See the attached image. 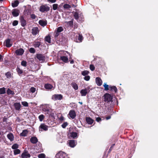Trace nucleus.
Here are the masks:
<instances>
[{
  "label": "nucleus",
  "mask_w": 158,
  "mask_h": 158,
  "mask_svg": "<svg viewBox=\"0 0 158 158\" xmlns=\"http://www.w3.org/2000/svg\"><path fill=\"white\" fill-rule=\"evenodd\" d=\"M39 119L40 122H42L44 118V116L43 114H41L39 116Z\"/></svg>",
  "instance_id": "nucleus-38"
},
{
  "label": "nucleus",
  "mask_w": 158,
  "mask_h": 158,
  "mask_svg": "<svg viewBox=\"0 0 158 158\" xmlns=\"http://www.w3.org/2000/svg\"><path fill=\"white\" fill-rule=\"evenodd\" d=\"M18 147L19 145L18 144H15L12 146V148L14 149H16L18 148Z\"/></svg>",
  "instance_id": "nucleus-41"
},
{
  "label": "nucleus",
  "mask_w": 158,
  "mask_h": 158,
  "mask_svg": "<svg viewBox=\"0 0 158 158\" xmlns=\"http://www.w3.org/2000/svg\"><path fill=\"white\" fill-rule=\"evenodd\" d=\"M45 41L48 43H51V37L50 36L48 35L46 36L45 38Z\"/></svg>",
  "instance_id": "nucleus-34"
},
{
  "label": "nucleus",
  "mask_w": 158,
  "mask_h": 158,
  "mask_svg": "<svg viewBox=\"0 0 158 158\" xmlns=\"http://www.w3.org/2000/svg\"><path fill=\"white\" fill-rule=\"evenodd\" d=\"M18 23V22L17 20H14L12 23V25L13 26H17Z\"/></svg>",
  "instance_id": "nucleus-49"
},
{
  "label": "nucleus",
  "mask_w": 158,
  "mask_h": 158,
  "mask_svg": "<svg viewBox=\"0 0 158 158\" xmlns=\"http://www.w3.org/2000/svg\"><path fill=\"white\" fill-rule=\"evenodd\" d=\"M59 33L58 32L56 31L54 33V37L55 39L58 36V35H59Z\"/></svg>",
  "instance_id": "nucleus-51"
},
{
  "label": "nucleus",
  "mask_w": 158,
  "mask_h": 158,
  "mask_svg": "<svg viewBox=\"0 0 158 158\" xmlns=\"http://www.w3.org/2000/svg\"><path fill=\"white\" fill-rule=\"evenodd\" d=\"M31 33L33 35H36L39 32V29L37 27H34L32 29Z\"/></svg>",
  "instance_id": "nucleus-12"
},
{
  "label": "nucleus",
  "mask_w": 158,
  "mask_h": 158,
  "mask_svg": "<svg viewBox=\"0 0 158 158\" xmlns=\"http://www.w3.org/2000/svg\"><path fill=\"white\" fill-rule=\"evenodd\" d=\"M104 101L108 102L112 100V96L109 94H106L104 95Z\"/></svg>",
  "instance_id": "nucleus-4"
},
{
  "label": "nucleus",
  "mask_w": 158,
  "mask_h": 158,
  "mask_svg": "<svg viewBox=\"0 0 158 158\" xmlns=\"http://www.w3.org/2000/svg\"><path fill=\"white\" fill-rule=\"evenodd\" d=\"M14 105L16 110H19L20 109L21 106L19 103H15Z\"/></svg>",
  "instance_id": "nucleus-21"
},
{
  "label": "nucleus",
  "mask_w": 158,
  "mask_h": 158,
  "mask_svg": "<svg viewBox=\"0 0 158 158\" xmlns=\"http://www.w3.org/2000/svg\"><path fill=\"white\" fill-rule=\"evenodd\" d=\"M80 93L81 96H85L87 93V90L86 89L81 90Z\"/></svg>",
  "instance_id": "nucleus-20"
},
{
  "label": "nucleus",
  "mask_w": 158,
  "mask_h": 158,
  "mask_svg": "<svg viewBox=\"0 0 158 158\" xmlns=\"http://www.w3.org/2000/svg\"><path fill=\"white\" fill-rule=\"evenodd\" d=\"M48 126L46 125L44 123H42L40 125L39 127V131H47L48 130Z\"/></svg>",
  "instance_id": "nucleus-5"
},
{
  "label": "nucleus",
  "mask_w": 158,
  "mask_h": 158,
  "mask_svg": "<svg viewBox=\"0 0 158 158\" xmlns=\"http://www.w3.org/2000/svg\"><path fill=\"white\" fill-rule=\"evenodd\" d=\"M114 145H115V144H113L111 145V147L110 148V150H111L112 149V148L114 146Z\"/></svg>",
  "instance_id": "nucleus-61"
},
{
  "label": "nucleus",
  "mask_w": 158,
  "mask_h": 158,
  "mask_svg": "<svg viewBox=\"0 0 158 158\" xmlns=\"http://www.w3.org/2000/svg\"><path fill=\"white\" fill-rule=\"evenodd\" d=\"M31 156V155L27 152L25 151L22 154L21 157L22 158H28Z\"/></svg>",
  "instance_id": "nucleus-10"
},
{
  "label": "nucleus",
  "mask_w": 158,
  "mask_h": 158,
  "mask_svg": "<svg viewBox=\"0 0 158 158\" xmlns=\"http://www.w3.org/2000/svg\"><path fill=\"white\" fill-rule=\"evenodd\" d=\"M64 7L65 9H69L71 8V6L68 4H65L64 5Z\"/></svg>",
  "instance_id": "nucleus-47"
},
{
  "label": "nucleus",
  "mask_w": 158,
  "mask_h": 158,
  "mask_svg": "<svg viewBox=\"0 0 158 158\" xmlns=\"http://www.w3.org/2000/svg\"><path fill=\"white\" fill-rule=\"evenodd\" d=\"M34 46L35 48H37L39 47L40 45V43L39 42H35L34 43Z\"/></svg>",
  "instance_id": "nucleus-39"
},
{
  "label": "nucleus",
  "mask_w": 158,
  "mask_h": 158,
  "mask_svg": "<svg viewBox=\"0 0 158 158\" xmlns=\"http://www.w3.org/2000/svg\"><path fill=\"white\" fill-rule=\"evenodd\" d=\"M20 151L19 149H16L14 151V154L15 155H16L19 154L20 153Z\"/></svg>",
  "instance_id": "nucleus-45"
},
{
  "label": "nucleus",
  "mask_w": 158,
  "mask_h": 158,
  "mask_svg": "<svg viewBox=\"0 0 158 158\" xmlns=\"http://www.w3.org/2000/svg\"><path fill=\"white\" fill-rule=\"evenodd\" d=\"M36 57L40 61H43L45 60V57L44 56L41 54H37Z\"/></svg>",
  "instance_id": "nucleus-15"
},
{
  "label": "nucleus",
  "mask_w": 158,
  "mask_h": 158,
  "mask_svg": "<svg viewBox=\"0 0 158 158\" xmlns=\"http://www.w3.org/2000/svg\"><path fill=\"white\" fill-rule=\"evenodd\" d=\"M63 30V28L61 27H60L57 28L56 31L58 32L59 33L62 31Z\"/></svg>",
  "instance_id": "nucleus-42"
},
{
  "label": "nucleus",
  "mask_w": 158,
  "mask_h": 158,
  "mask_svg": "<svg viewBox=\"0 0 158 158\" xmlns=\"http://www.w3.org/2000/svg\"><path fill=\"white\" fill-rule=\"evenodd\" d=\"M44 87L46 89H51L53 87V86L51 84H45Z\"/></svg>",
  "instance_id": "nucleus-26"
},
{
  "label": "nucleus",
  "mask_w": 158,
  "mask_h": 158,
  "mask_svg": "<svg viewBox=\"0 0 158 158\" xmlns=\"http://www.w3.org/2000/svg\"><path fill=\"white\" fill-rule=\"evenodd\" d=\"M35 88L33 87H32L30 88V91L32 93H34L35 91Z\"/></svg>",
  "instance_id": "nucleus-53"
},
{
  "label": "nucleus",
  "mask_w": 158,
  "mask_h": 158,
  "mask_svg": "<svg viewBox=\"0 0 158 158\" xmlns=\"http://www.w3.org/2000/svg\"><path fill=\"white\" fill-rule=\"evenodd\" d=\"M86 120L87 123L89 124H92L94 122L93 120L89 117H86Z\"/></svg>",
  "instance_id": "nucleus-19"
},
{
  "label": "nucleus",
  "mask_w": 158,
  "mask_h": 158,
  "mask_svg": "<svg viewBox=\"0 0 158 158\" xmlns=\"http://www.w3.org/2000/svg\"><path fill=\"white\" fill-rule=\"evenodd\" d=\"M69 146L71 148L75 147L77 144V142L74 140H69L68 141Z\"/></svg>",
  "instance_id": "nucleus-8"
},
{
  "label": "nucleus",
  "mask_w": 158,
  "mask_h": 158,
  "mask_svg": "<svg viewBox=\"0 0 158 158\" xmlns=\"http://www.w3.org/2000/svg\"><path fill=\"white\" fill-rule=\"evenodd\" d=\"M43 111L45 114L49 115L51 114L49 108L47 106L44 107L43 109Z\"/></svg>",
  "instance_id": "nucleus-9"
},
{
  "label": "nucleus",
  "mask_w": 158,
  "mask_h": 158,
  "mask_svg": "<svg viewBox=\"0 0 158 158\" xmlns=\"http://www.w3.org/2000/svg\"><path fill=\"white\" fill-rule=\"evenodd\" d=\"M8 138L9 139L10 141H12L14 139V136L12 134L10 133L7 135Z\"/></svg>",
  "instance_id": "nucleus-22"
},
{
  "label": "nucleus",
  "mask_w": 158,
  "mask_h": 158,
  "mask_svg": "<svg viewBox=\"0 0 158 158\" xmlns=\"http://www.w3.org/2000/svg\"><path fill=\"white\" fill-rule=\"evenodd\" d=\"M65 55L62 56L60 57L61 60L65 63H67L69 62L68 58H71V56L70 53L65 52Z\"/></svg>",
  "instance_id": "nucleus-1"
},
{
  "label": "nucleus",
  "mask_w": 158,
  "mask_h": 158,
  "mask_svg": "<svg viewBox=\"0 0 158 158\" xmlns=\"http://www.w3.org/2000/svg\"><path fill=\"white\" fill-rule=\"evenodd\" d=\"M19 3V2L18 1H15L12 3V6L13 7H15L18 6Z\"/></svg>",
  "instance_id": "nucleus-32"
},
{
  "label": "nucleus",
  "mask_w": 158,
  "mask_h": 158,
  "mask_svg": "<svg viewBox=\"0 0 158 158\" xmlns=\"http://www.w3.org/2000/svg\"><path fill=\"white\" fill-rule=\"evenodd\" d=\"M58 5L57 4H54L52 5V8L54 10H56L58 8Z\"/></svg>",
  "instance_id": "nucleus-46"
},
{
  "label": "nucleus",
  "mask_w": 158,
  "mask_h": 158,
  "mask_svg": "<svg viewBox=\"0 0 158 158\" xmlns=\"http://www.w3.org/2000/svg\"><path fill=\"white\" fill-rule=\"evenodd\" d=\"M31 53H34L35 52V50H29Z\"/></svg>",
  "instance_id": "nucleus-59"
},
{
  "label": "nucleus",
  "mask_w": 158,
  "mask_h": 158,
  "mask_svg": "<svg viewBox=\"0 0 158 158\" xmlns=\"http://www.w3.org/2000/svg\"><path fill=\"white\" fill-rule=\"evenodd\" d=\"M6 92L5 88L4 87L0 88V94H5Z\"/></svg>",
  "instance_id": "nucleus-35"
},
{
  "label": "nucleus",
  "mask_w": 158,
  "mask_h": 158,
  "mask_svg": "<svg viewBox=\"0 0 158 158\" xmlns=\"http://www.w3.org/2000/svg\"><path fill=\"white\" fill-rule=\"evenodd\" d=\"M111 118V116H108L106 118V120H108L109 119H110Z\"/></svg>",
  "instance_id": "nucleus-62"
},
{
  "label": "nucleus",
  "mask_w": 158,
  "mask_h": 158,
  "mask_svg": "<svg viewBox=\"0 0 158 158\" xmlns=\"http://www.w3.org/2000/svg\"><path fill=\"white\" fill-rule=\"evenodd\" d=\"M74 62L73 60H72L70 61V63L71 64H73Z\"/></svg>",
  "instance_id": "nucleus-64"
},
{
  "label": "nucleus",
  "mask_w": 158,
  "mask_h": 158,
  "mask_svg": "<svg viewBox=\"0 0 158 158\" xmlns=\"http://www.w3.org/2000/svg\"><path fill=\"white\" fill-rule=\"evenodd\" d=\"M13 43L10 39H7L6 40L4 43V45L7 48H10L12 45Z\"/></svg>",
  "instance_id": "nucleus-6"
},
{
  "label": "nucleus",
  "mask_w": 158,
  "mask_h": 158,
  "mask_svg": "<svg viewBox=\"0 0 158 158\" xmlns=\"http://www.w3.org/2000/svg\"><path fill=\"white\" fill-rule=\"evenodd\" d=\"M2 56L0 54V62L2 60Z\"/></svg>",
  "instance_id": "nucleus-60"
},
{
  "label": "nucleus",
  "mask_w": 158,
  "mask_h": 158,
  "mask_svg": "<svg viewBox=\"0 0 158 158\" xmlns=\"http://www.w3.org/2000/svg\"><path fill=\"white\" fill-rule=\"evenodd\" d=\"M65 23H66V25L68 27H72L73 24V21H71L69 22H66Z\"/></svg>",
  "instance_id": "nucleus-33"
},
{
  "label": "nucleus",
  "mask_w": 158,
  "mask_h": 158,
  "mask_svg": "<svg viewBox=\"0 0 158 158\" xmlns=\"http://www.w3.org/2000/svg\"><path fill=\"white\" fill-rule=\"evenodd\" d=\"M109 88L110 89V90L112 91H114L115 93L117 92V89L116 86H110Z\"/></svg>",
  "instance_id": "nucleus-29"
},
{
  "label": "nucleus",
  "mask_w": 158,
  "mask_h": 158,
  "mask_svg": "<svg viewBox=\"0 0 158 158\" xmlns=\"http://www.w3.org/2000/svg\"><path fill=\"white\" fill-rule=\"evenodd\" d=\"M77 39L76 42L77 43H80L82 41L83 38L82 35L81 34H79L78 36H76Z\"/></svg>",
  "instance_id": "nucleus-14"
},
{
  "label": "nucleus",
  "mask_w": 158,
  "mask_h": 158,
  "mask_svg": "<svg viewBox=\"0 0 158 158\" xmlns=\"http://www.w3.org/2000/svg\"><path fill=\"white\" fill-rule=\"evenodd\" d=\"M73 16L75 18V19H76L77 20L79 18V15H78V13L77 12H75L73 14Z\"/></svg>",
  "instance_id": "nucleus-36"
},
{
  "label": "nucleus",
  "mask_w": 158,
  "mask_h": 158,
  "mask_svg": "<svg viewBox=\"0 0 158 158\" xmlns=\"http://www.w3.org/2000/svg\"><path fill=\"white\" fill-rule=\"evenodd\" d=\"M24 52V50H16L15 51V53L17 55H21Z\"/></svg>",
  "instance_id": "nucleus-28"
},
{
  "label": "nucleus",
  "mask_w": 158,
  "mask_h": 158,
  "mask_svg": "<svg viewBox=\"0 0 158 158\" xmlns=\"http://www.w3.org/2000/svg\"><path fill=\"white\" fill-rule=\"evenodd\" d=\"M20 20L22 26L24 27L27 24L26 21L24 19L23 16H22L20 18Z\"/></svg>",
  "instance_id": "nucleus-11"
},
{
  "label": "nucleus",
  "mask_w": 158,
  "mask_h": 158,
  "mask_svg": "<svg viewBox=\"0 0 158 158\" xmlns=\"http://www.w3.org/2000/svg\"><path fill=\"white\" fill-rule=\"evenodd\" d=\"M90 78V77L89 76H86L85 77L84 79L85 80L88 81L89 80Z\"/></svg>",
  "instance_id": "nucleus-56"
},
{
  "label": "nucleus",
  "mask_w": 158,
  "mask_h": 158,
  "mask_svg": "<svg viewBox=\"0 0 158 158\" xmlns=\"http://www.w3.org/2000/svg\"><path fill=\"white\" fill-rule=\"evenodd\" d=\"M67 122H65L61 126L63 128H65L67 126Z\"/></svg>",
  "instance_id": "nucleus-55"
},
{
  "label": "nucleus",
  "mask_w": 158,
  "mask_h": 158,
  "mask_svg": "<svg viewBox=\"0 0 158 158\" xmlns=\"http://www.w3.org/2000/svg\"><path fill=\"white\" fill-rule=\"evenodd\" d=\"M89 72L87 70H84L82 71L81 72V74L83 76H85L88 74Z\"/></svg>",
  "instance_id": "nucleus-37"
},
{
  "label": "nucleus",
  "mask_w": 158,
  "mask_h": 158,
  "mask_svg": "<svg viewBox=\"0 0 158 158\" xmlns=\"http://www.w3.org/2000/svg\"><path fill=\"white\" fill-rule=\"evenodd\" d=\"M6 93L8 95H14L15 94V92L14 91L11 90L10 89L8 88L6 91Z\"/></svg>",
  "instance_id": "nucleus-27"
},
{
  "label": "nucleus",
  "mask_w": 158,
  "mask_h": 158,
  "mask_svg": "<svg viewBox=\"0 0 158 158\" xmlns=\"http://www.w3.org/2000/svg\"><path fill=\"white\" fill-rule=\"evenodd\" d=\"M63 98V96L60 94H55L52 97V99L53 101L60 100Z\"/></svg>",
  "instance_id": "nucleus-3"
},
{
  "label": "nucleus",
  "mask_w": 158,
  "mask_h": 158,
  "mask_svg": "<svg viewBox=\"0 0 158 158\" xmlns=\"http://www.w3.org/2000/svg\"><path fill=\"white\" fill-rule=\"evenodd\" d=\"M6 75L7 77H8L10 76V73L9 72H7L6 73Z\"/></svg>",
  "instance_id": "nucleus-58"
},
{
  "label": "nucleus",
  "mask_w": 158,
  "mask_h": 158,
  "mask_svg": "<svg viewBox=\"0 0 158 158\" xmlns=\"http://www.w3.org/2000/svg\"><path fill=\"white\" fill-rule=\"evenodd\" d=\"M16 70L18 73L19 74H21L23 73V70L19 68L18 67L16 69Z\"/></svg>",
  "instance_id": "nucleus-40"
},
{
  "label": "nucleus",
  "mask_w": 158,
  "mask_h": 158,
  "mask_svg": "<svg viewBox=\"0 0 158 158\" xmlns=\"http://www.w3.org/2000/svg\"><path fill=\"white\" fill-rule=\"evenodd\" d=\"M55 158H68V157L65 153L60 152L56 155Z\"/></svg>",
  "instance_id": "nucleus-7"
},
{
  "label": "nucleus",
  "mask_w": 158,
  "mask_h": 158,
  "mask_svg": "<svg viewBox=\"0 0 158 158\" xmlns=\"http://www.w3.org/2000/svg\"><path fill=\"white\" fill-rule=\"evenodd\" d=\"M68 115L72 119L74 118L76 116L75 112L73 110H71L69 111Z\"/></svg>",
  "instance_id": "nucleus-13"
},
{
  "label": "nucleus",
  "mask_w": 158,
  "mask_h": 158,
  "mask_svg": "<svg viewBox=\"0 0 158 158\" xmlns=\"http://www.w3.org/2000/svg\"><path fill=\"white\" fill-rule=\"evenodd\" d=\"M39 24L43 27L45 26L47 24V21L46 20H40L39 21Z\"/></svg>",
  "instance_id": "nucleus-17"
},
{
  "label": "nucleus",
  "mask_w": 158,
  "mask_h": 158,
  "mask_svg": "<svg viewBox=\"0 0 158 158\" xmlns=\"http://www.w3.org/2000/svg\"><path fill=\"white\" fill-rule=\"evenodd\" d=\"M31 17L32 19H35L36 18H37V17L34 14H32L31 15Z\"/></svg>",
  "instance_id": "nucleus-54"
},
{
  "label": "nucleus",
  "mask_w": 158,
  "mask_h": 158,
  "mask_svg": "<svg viewBox=\"0 0 158 158\" xmlns=\"http://www.w3.org/2000/svg\"><path fill=\"white\" fill-rule=\"evenodd\" d=\"M28 133V131L26 130H24L23 132L21 133L20 135L23 136H26Z\"/></svg>",
  "instance_id": "nucleus-31"
},
{
  "label": "nucleus",
  "mask_w": 158,
  "mask_h": 158,
  "mask_svg": "<svg viewBox=\"0 0 158 158\" xmlns=\"http://www.w3.org/2000/svg\"><path fill=\"white\" fill-rule=\"evenodd\" d=\"M12 14L14 16L17 17L19 15V10L17 9H14L13 10Z\"/></svg>",
  "instance_id": "nucleus-16"
},
{
  "label": "nucleus",
  "mask_w": 158,
  "mask_h": 158,
  "mask_svg": "<svg viewBox=\"0 0 158 158\" xmlns=\"http://www.w3.org/2000/svg\"><path fill=\"white\" fill-rule=\"evenodd\" d=\"M50 7L47 5H43L40 6L39 10L42 13L47 12L49 11Z\"/></svg>",
  "instance_id": "nucleus-2"
},
{
  "label": "nucleus",
  "mask_w": 158,
  "mask_h": 158,
  "mask_svg": "<svg viewBox=\"0 0 158 158\" xmlns=\"http://www.w3.org/2000/svg\"><path fill=\"white\" fill-rule=\"evenodd\" d=\"M49 1L52 3L55 2H56L55 0H49Z\"/></svg>",
  "instance_id": "nucleus-63"
},
{
  "label": "nucleus",
  "mask_w": 158,
  "mask_h": 158,
  "mask_svg": "<svg viewBox=\"0 0 158 158\" xmlns=\"http://www.w3.org/2000/svg\"><path fill=\"white\" fill-rule=\"evenodd\" d=\"M21 65L24 67H26L27 65V62L24 60H23L21 62Z\"/></svg>",
  "instance_id": "nucleus-44"
},
{
  "label": "nucleus",
  "mask_w": 158,
  "mask_h": 158,
  "mask_svg": "<svg viewBox=\"0 0 158 158\" xmlns=\"http://www.w3.org/2000/svg\"><path fill=\"white\" fill-rule=\"evenodd\" d=\"M22 104L24 106L27 107L28 106V103L26 102H22Z\"/></svg>",
  "instance_id": "nucleus-50"
},
{
  "label": "nucleus",
  "mask_w": 158,
  "mask_h": 158,
  "mask_svg": "<svg viewBox=\"0 0 158 158\" xmlns=\"http://www.w3.org/2000/svg\"><path fill=\"white\" fill-rule=\"evenodd\" d=\"M89 68L90 70L92 71H94L95 69V67L92 64H90V65Z\"/></svg>",
  "instance_id": "nucleus-52"
},
{
  "label": "nucleus",
  "mask_w": 158,
  "mask_h": 158,
  "mask_svg": "<svg viewBox=\"0 0 158 158\" xmlns=\"http://www.w3.org/2000/svg\"><path fill=\"white\" fill-rule=\"evenodd\" d=\"M70 136L73 139L76 138L78 137L77 134L76 132H72L71 133Z\"/></svg>",
  "instance_id": "nucleus-24"
},
{
  "label": "nucleus",
  "mask_w": 158,
  "mask_h": 158,
  "mask_svg": "<svg viewBox=\"0 0 158 158\" xmlns=\"http://www.w3.org/2000/svg\"><path fill=\"white\" fill-rule=\"evenodd\" d=\"M59 41L61 42V44H63L66 42L67 40L65 37L62 36L61 38L60 39Z\"/></svg>",
  "instance_id": "nucleus-25"
},
{
  "label": "nucleus",
  "mask_w": 158,
  "mask_h": 158,
  "mask_svg": "<svg viewBox=\"0 0 158 158\" xmlns=\"http://www.w3.org/2000/svg\"><path fill=\"white\" fill-rule=\"evenodd\" d=\"M71 85L75 90H77L78 89V86L77 84L74 82L72 83H71Z\"/></svg>",
  "instance_id": "nucleus-30"
},
{
  "label": "nucleus",
  "mask_w": 158,
  "mask_h": 158,
  "mask_svg": "<svg viewBox=\"0 0 158 158\" xmlns=\"http://www.w3.org/2000/svg\"><path fill=\"white\" fill-rule=\"evenodd\" d=\"M96 82L98 86H101L102 84V81L99 77H97L96 78Z\"/></svg>",
  "instance_id": "nucleus-18"
},
{
  "label": "nucleus",
  "mask_w": 158,
  "mask_h": 158,
  "mask_svg": "<svg viewBox=\"0 0 158 158\" xmlns=\"http://www.w3.org/2000/svg\"><path fill=\"white\" fill-rule=\"evenodd\" d=\"M45 155L43 153L40 154L38 156V157L39 158H45Z\"/></svg>",
  "instance_id": "nucleus-48"
},
{
  "label": "nucleus",
  "mask_w": 158,
  "mask_h": 158,
  "mask_svg": "<svg viewBox=\"0 0 158 158\" xmlns=\"http://www.w3.org/2000/svg\"><path fill=\"white\" fill-rule=\"evenodd\" d=\"M96 121L98 122H99L101 121V119L100 117H98L96 118Z\"/></svg>",
  "instance_id": "nucleus-57"
},
{
  "label": "nucleus",
  "mask_w": 158,
  "mask_h": 158,
  "mask_svg": "<svg viewBox=\"0 0 158 158\" xmlns=\"http://www.w3.org/2000/svg\"><path fill=\"white\" fill-rule=\"evenodd\" d=\"M103 86L105 88V90H108L109 89V86L108 85H107L106 83H105L103 85Z\"/></svg>",
  "instance_id": "nucleus-43"
},
{
  "label": "nucleus",
  "mask_w": 158,
  "mask_h": 158,
  "mask_svg": "<svg viewBox=\"0 0 158 158\" xmlns=\"http://www.w3.org/2000/svg\"><path fill=\"white\" fill-rule=\"evenodd\" d=\"M30 141L33 143H35L37 142L38 139L36 137H32L31 138Z\"/></svg>",
  "instance_id": "nucleus-23"
}]
</instances>
